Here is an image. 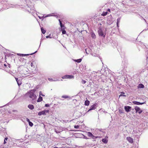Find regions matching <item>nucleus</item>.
Wrapping results in <instances>:
<instances>
[{
    "instance_id": "nucleus-1",
    "label": "nucleus",
    "mask_w": 148,
    "mask_h": 148,
    "mask_svg": "<svg viewBox=\"0 0 148 148\" xmlns=\"http://www.w3.org/2000/svg\"><path fill=\"white\" fill-rule=\"evenodd\" d=\"M35 91L32 90L27 92L26 94V96L27 97H29L32 100H34L36 98V96L34 94Z\"/></svg>"
},
{
    "instance_id": "nucleus-2",
    "label": "nucleus",
    "mask_w": 148,
    "mask_h": 148,
    "mask_svg": "<svg viewBox=\"0 0 148 148\" xmlns=\"http://www.w3.org/2000/svg\"><path fill=\"white\" fill-rule=\"evenodd\" d=\"M98 33L99 35L105 37V35L103 33L102 29V27H100L99 28V30H98Z\"/></svg>"
},
{
    "instance_id": "nucleus-3",
    "label": "nucleus",
    "mask_w": 148,
    "mask_h": 148,
    "mask_svg": "<svg viewBox=\"0 0 148 148\" xmlns=\"http://www.w3.org/2000/svg\"><path fill=\"white\" fill-rule=\"evenodd\" d=\"M134 108L136 111V113L138 112L139 114H140L143 112L142 110H141L140 108L137 106H135Z\"/></svg>"
},
{
    "instance_id": "nucleus-4",
    "label": "nucleus",
    "mask_w": 148,
    "mask_h": 148,
    "mask_svg": "<svg viewBox=\"0 0 148 148\" xmlns=\"http://www.w3.org/2000/svg\"><path fill=\"white\" fill-rule=\"evenodd\" d=\"M49 112V110H47L42 111L40 112H38V114L39 116H41L42 115H45L46 114V113H48Z\"/></svg>"
},
{
    "instance_id": "nucleus-5",
    "label": "nucleus",
    "mask_w": 148,
    "mask_h": 148,
    "mask_svg": "<svg viewBox=\"0 0 148 148\" xmlns=\"http://www.w3.org/2000/svg\"><path fill=\"white\" fill-rule=\"evenodd\" d=\"M97 107V104H95L91 106L90 108V109L88 111L91 110H93L95 109Z\"/></svg>"
},
{
    "instance_id": "nucleus-6",
    "label": "nucleus",
    "mask_w": 148,
    "mask_h": 148,
    "mask_svg": "<svg viewBox=\"0 0 148 148\" xmlns=\"http://www.w3.org/2000/svg\"><path fill=\"white\" fill-rule=\"evenodd\" d=\"M126 139L131 143H133V139L130 137H127Z\"/></svg>"
},
{
    "instance_id": "nucleus-7",
    "label": "nucleus",
    "mask_w": 148,
    "mask_h": 148,
    "mask_svg": "<svg viewBox=\"0 0 148 148\" xmlns=\"http://www.w3.org/2000/svg\"><path fill=\"white\" fill-rule=\"evenodd\" d=\"M131 107L130 106H125L124 107V108L126 111L128 112H129L130 111V109L131 108Z\"/></svg>"
},
{
    "instance_id": "nucleus-8",
    "label": "nucleus",
    "mask_w": 148,
    "mask_h": 148,
    "mask_svg": "<svg viewBox=\"0 0 148 148\" xmlns=\"http://www.w3.org/2000/svg\"><path fill=\"white\" fill-rule=\"evenodd\" d=\"M37 52V51H35V52L33 53H31L30 54H17V55H19L20 56H28V55H33V54H34V53H36Z\"/></svg>"
},
{
    "instance_id": "nucleus-9",
    "label": "nucleus",
    "mask_w": 148,
    "mask_h": 148,
    "mask_svg": "<svg viewBox=\"0 0 148 148\" xmlns=\"http://www.w3.org/2000/svg\"><path fill=\"white\" fill-rule=\"evenodd\" d=\"M133 103L137 105H142L144 103H140L136 101H133Z\"/></svg>"
},
{
    "instance_id": "nucleus-10",
    "label": "nucleus",
    "mask_w": 148,
    "mask_h": 148,
    "mask_svg": "<svg viewBox=\"0 0 148 148\" xmlns=\"http://www.w3.org/2000/svg\"><path fill=\"white\" fill-rule=\"evenodd\" d=\"M65 78L72 79L74 78L73 76L72 75H66L64 76Z\"/></svg>"
},
{
    "instance_id": "nucleus-11",
    "label": "nucleus",
    "mask_w": 148,
    "mask_h": 148,
    "mask_svg": "<svg viewBox=\"0 0 148 148\" xmlns=\"http://www.w3.org/2000/svg\"><path fill=\"white\" fill-rule=\"evenodd\" d=\"M144 86L142 84H140L137 87L138 88H143Z\"/></svg>"
},
{
    "instance_id": "nucleus-12",
    "label": "nucleus",
    "mask_w": 148,
    "mask_h": 148,
    "mask_svg": "<svg viewBox=\"0 0 148 148\" xmlns=\"http://www.w3.org/2000/svg\"><path fill=\"white\" fill-rule=\"evenodd\" d=\"M28 107L31 110H33L34 108V106L32 104H30L28 105Z\"/></svg>"
},
{
    "instance_id": "nucleus-13",
    "label": "nucleus",
    "mask_w": 148,
    "mask_h": 148,
    "mask_svg": "<svg viewBox=\"0 0 148 148\" xmlns=\"http://www.w3.org/2000/svg\"><path fill=\"white\" fill-rule=\"evenodd\" d=\"M90 103V102L88 100H86L85 101V106H88L89 105Z\"/></svg>"
},
{
    "instance_id": "nucleus-14",
    "label": "nucleus",
    "mask_w": 148,
    "mask_h": 148,
    "mask_svg": "<svg viewBox=\"0 0 148 148\" xmlns=\"http://www.w3.org/2000/svg\"><path fill=\"white\" fill-rule=\"evenodd\" d=\"M87 135L89 137H90L92 138V136L93 134H92L90 132H87Z\"/></svg>"
},
{
    "instance_id": "nucleus-15",
    "label": "nucleus",
    "mask_w": 148,
    "mask_h": 148,
    "mask_svg": "<svg viewBox=\"0 0 148 148\" xmlns=\"http://www.w3.org/2000/svg\"><path fill=\"white\" fill-rule=\"evenodd\" d=\"M102 141L104 143L106 144L108 142V140L106 138H103L102 140Z\"/></svg>"
},
{
    "instance_id": "nucleus-16",
    "label": "nucleus",
    "mask_w": 148,
    "mask_h": 148,
    "mask_svg": "<svg viewBox=\"0 0 148 148\" xmlns=\"http://www.w3.org/2000/svg\"><path fill=\"white\" fill-rule=\"evenodd\" d=\"M42 97H41L40 96L39 98L37 100V101L38 102H40L42 101Z\"/></svg>"
},
{
    "instance_id": "nucleus-17",
    "label": "nucleus",
    "mask_w": 148,
    "mask_h": 148,
    "mask_svg": "<svg viewBox=\"0 0 148 148\" xmlns=\"http://www.w3.org/2000/svg\"><path fill=\"white\" fill-rule=\"evenodd\" d=\"M82 60V59H77V60H74V61L75 62H77L78 63H79L81 62Z\"/></svg>"
},
{
    "instance_id": "nucleus-18",
    "label": "nucleus",
    "mask_w": 148,
    "mask_h": 148,
    "mask_svg": "<svg viewBox=\"0 0 148 148\" xmlns=\"http://www.w3.org/2000/svg\"><path fill=\"white\" fill-rule=\"evenodd\" d=\"M41 30L43 34H45L46 32V31L45 30L43 27L41 28Z\"/></svg>"
},
{
    "instance_id": "nucleus-19",
    "label": "nucleus",
    "mask_w": 148,
    "mask_h": 148,
    "mask_svg": "<svg viewBox=\"0 0 148 148\" xmlns=\"http://www.w3.org/2000/svg\"><path fill=\"white\" fill-rule=\"evenodd\" d=\"M17 83L19 86L21 84V82L20 80H18L17 81Z\"/></svg>"
},
{
    "instance_id": "nucleus-20",
    "label": "nucleus",
    "mask_w": 148,
    "mask_h": 148,
    "mask_svg": "<svg viewBox=\"0 0 148 148\" xmlns=\"http://www.w3.org/2000/svg\"><path fill=\"white\" fill-rule=\"evenodd\" d=\"M91 37L92 38H96V36L94 33H92L91 34Z\"/></svg>"
},
{
    "instance_id": "nucleus-21",
    "label": "nucleus",
    "mask_w": 148,
    "mask_h": 148,
    "mask_svg": "<svg viewBox=\"0 0 148 148\" xmlns=\"http://www.w3.org/2000/svg\"><path fill=\"white\" fill-rule=\"evenodd\" d=\"M107 14V12H103V13L101 15L102 16H106Z\"/></svg>"
},
{
    "instance_id": "nucleus-22",
    "label": "nucleus",
    "mask_w": 148,
    "mask_h": 148,
    "mask_svg": "<svg viewBox=\"0 0 148 148\" xmlns=\"http://www.w3.org/2000/svg\"><path fill=\"white\" fill-rule=\"evenodd\" d=\"M8 139V138H5L3 143L4 144H5L6 143V141H7Z\"/></svg>"
},
{
    "instance_id": "nucleus-23",
    "label": "nucleus",
    "mask_w": 148,
    "mask_h": 148,
    "mask_svg": "<svg viewBox=\"0 0 148 148\" xmlns=\"http://www.w3.org/2000/svg\"><path fill=\"white\" fill-rule=\"evenodd\" d=\"M62 98L66 99V98H68L69 97L66 95H64V96H62Z\"/></svg>"
},
{
    "instance_id": "nucleus-24",
    "label": "nucleus",
    "mask_w": 148,
    "mask_h": 148,
    "mask_svg": "<svg viewBox=\"0 0 148 148\" xmlns=\"http://www.w3.org/2000/svg\"><path fill=\"white\" fill-rule=\"evenodd\" d=\"M121 18H118L117 19V24L119 23L120 21Z\"/></svg>"
},
{
    "instance_id": "nucleus-25",
    "label": "nucleus",
    "mask_w": 148,
    "mask_h": 148,
    "mask_svg": "<svg viewBox=\"0 0 148 148\" xmlns=\"http://www.w3.org/2000/svg\"><path fill=\"white\" fill-rule=\"evenodd\" d=\"M29 125L31 126H32L33 125V123L32 122L30 121H29Z\"/></svg>"
},
{
    "instance_id": "nucleus-26",
    "label": "nucleus",
    "mask_w": 148,
    "mask_h": 148,
    "mask_svg": "<svg viewBox=\"0 0 148 148\" xmlns=\"http://www.w3.org/2000/svg\"><path fill=\"white\" fill-rule=\"evenodd\" d=\"M62 34H65L66 33V31L64 30V29H62Z\"/></svg>"
},
{
    "instance_id": "nucleus-27",
    "label": "nucleus",
    "mask_w": 148,
    "mask_h": 148,
    "mask_svg": "<svg viewBox=\"0 0 148 148\" xmlns=\"http://www.w3.org/2000/svg\"><path fill=\"white\" fill-rule=\"evenodd\" d=\"M39 95H40H40H41V96H45V95H43L41 91H40L39 92Z\"/></svg>"
},
{
    "instance_id": "nucleus-28",
    "label": "nucleus",
    "mask_w": 148,
    "mask_h": 148,
    "mask_svg": "<svg viewBox=\"0 0 148 148\" xmlns=\"http://www.w3.org/2000/svg\"><path fill=\"white\" fill-rule=\"evenodd\" d=\"M98 137H97V136H94L92 135V136L91 138H92V139H95L97 138Z\"/></svg>"
},
{
    "instance_id": "nucleus-29",
    "label": "nucleus",
    "mask_w": 148,
    "mask_h": 148,
    "mask_svg": "<svg viewBox=\"0 0 148 148\" xmlns=\"http://www.w3.org/2000/svg\"><path fill=\"white\" fill-rule=\"evenodd\" d=\"M86 82L85 80H84L83 79H82V84H84L86 83Z\"/></svg>"
},
{
    "instance_id": "nucleus-30",
    "label": "nucleus",
    "mask_w": 148,
    "mask_h": 148,
    "mask_svg": "<svg viewBox=\"0 0 148 148\" xmlns=\"http://www.w3.org/2000/svg\"><path fill=\"white\" fill-rule=\"evenodd\" d=\"M79 127V125H75L74 126V128L75 129H78Z\"/></svg>"
},
{
    "instance_id": "nucleus-31",
    "label": "nucleus",
    "mask_w": 148,
    "mask_h": 148,
    "mask_svg": "<svg viewBox=\"0 0 148 148\" xmlns=\"http://www.w3.org/2000/svg\"><path fill=\"white\" fill-rule=\"evenodd\" d=\"M51 16V14H49L47 15V16H46L45 17H44V16H43V17L45 18V17H47L48 16Z\"/></svg>"
},
{
    "instance_id": "nucleus-32",
    "label": "nucleus",
    "mask_w": 148,
    "mask_h": 148,
    "mask_svg": "<svg viewBox=\"0 0 148 148\" xmlns=\"http://www.w3.org/2000/svg\"><path fill=\"white\" fill-rule=\"evenodd\" d=\"M50 36H51V35H49V36H46V38H51V37H50Z\"/></svg>"
},
{
    "instance_id": "nucleus-33",
    "label": "nucleus",
    "mask_w": 148,
    "mask_h": 148,
    "mask_svg": "<svg viewBox=\"0 0 148 148\" xmlns=\"http://www.w3.org/2000/svg\"><path fill=\"white\" fill-rule=\"evenodd\" d=\"M60 27H61L62 29H64V28H63V27H64V26L63 25H62L61 26H60Z\"/></svg>"
},
{
    "instance_id": "nucleus-34",
    "label": "nucleus",
    "mask_w": 148,
    "mask_h": 148,
    "mask_svg": "<svg viewBox=\"0 0 148 148\" xmlns=\"http://www.w3.org/2000/svg\"><path fill=\"white\" fill-rule=\"evenodd\" d=\"M119 97H121V96H123V97H126V95H122V94H121L119 96Z\"/></svg>"
},
{
    "instance_id": "nucleus-35",
    "label": "nucleus",
    "mask_w": 148,
    "mask_h": 148,
    "mask_svg": "<svg viewBox=\"0 0 148 148\" xmlns=\"http://www.w3.org/2000/svg\"><path fill=\"white\" fill-rule=\"evenodd\" d=\"M49 105L48 104H47L45 105V107H49Z\"/></svg>"
},
{
    "instance_id": "nucleus-36",
    "label": "nucleus",
    "mask_w": 148,
    "mask_h": 148,
    "mask_svg": "<svg viewBox=\"0 0 148 148\" xmlns=\"http://www.w3.org/2000/svg\"><path fill=\"white\" fill-rule=\"evenodd\" d=\"M48 79L49 80V81H53V79Z\"/></svg>"
},
{
    "instance_id": "nucleus-37",
    "label": "nucleus",
    "mask_w": 148,
    "mask_h": 148,
    "mask_svg": "<svg viewBox=\"0 0 148 148\" xmlns=\"http://www.w3.org/2000/svg\"><path fill=\"white\" fill-rule=\"evenodd\" d=\"M85 51H86V53L87 54H88V52H87V49H85Z\"/></svg>"
},
{
    "instance_id": "nucleus-38",
    "label": "nucleus",
    "mask_w": 148,
    "mask_h": 148,
    "mask_svg": "<svg viewBox=\"0 0 148 148\" xmlns=\"http://www.w3.org/2000/svg\"><path fill=\"white\" fill-rule=\"evenodd\" d=\"M31 66L32 67H33V62H32L31 63Z\"/></svg>"
},
{
    "instance_id": "nucleus-39",
    "label": "nucleus",
    "mask_w": 148,
    "mask_h": 148,
    "mask_svg": "<svg viewBox=\"0 0 148 148\" xmlns=\"http://www.w3.org/2000/svg\"><path fill=\"white\" fill-rule=\"evenodd\" d=\"M15 79H16V81H17V80H18V78H17L15 77Z\"/></svg>"
},
{
    "instance_id": "nucleus-40",
    "label": "nucleus",
    "mask_w": 148,
    "mask_h": 148,
    "mask_svg": "<svg viewBox=\"0 0 148 148\" xmlns=\"http://www.w3.org/2000/svg\"><path fill=\"white\" fill-rule=\"evenodd\" d=\"M13 112H17V110H13Z\"/></svg>"
},
{
    "instance_id": "nucleus-41",
    "label": "nucleus",
    "mask_w": 148,
    "mask_h": 148,
    "mask_svg": "<svg viewBox=\"0 0 148 148\" xmlns=\"http://www.w3.org/2000/svg\"><path fill=\"white\" fill-rule=\"evenodd\" d=\"M60 26H61L62 25V23L61 22H60Z\"/></svg>"
},
{
    "instance_id": "nucleus-42",
    "label": "nucleus",
    "mask_w": 148,
    "mask_h": 148,
    "mask_svg": "<svg viewBox=\"0 0 148 148\" xmlns=\"http://www.w3.org/2000/svg\"><path fill=\"white\" fill-rule=\"evenodd\" d=\"M117 26L118 27H119V23L117 24Z\"/></svg>"
},
{
    "instance_id": "nucleus-43",
    "label": "nucleus",
    "mask_w": 148,
    "mask_h": 148,
    "mask_svg": "<svg viewBox=\"0 0 148 148\" xmlns=\"http://www.w3.org/2000/svg\"><path fill=\"white\" fill-rule=\"evenodd\" d=\"M119 112H120V113H123V112H122V111H121L120 110Z\"/></svg>"
},
{
    "instance_id": "nucleus-44",
    "label": "nucleus",
    "mask_w": 148,
    "mask_h": 148,
    "mask_svg": "<svg viewBox=\"0 0 148 148\" xmlns=\"http://www.w3.org/2000/svg\"><path fill=\"white\" fill-rule=\"evenodd\" d=\"M55 132L57 133L59 132H58V131H55Z\"/></svg>"
},
{
    "instance_id": "nucleus-45",
    "label": "nucleus",
    "mask_w": 148,
    "mask_h": 148,
    "mask_svg": "<svg viewBox=\"0 0 148 148\" xmlns=\"http://www.w3.org/2000/svg\"><path fill=\"white\" fill-rule=\"evenodd\" d=\"M108 11L109 12H110V9H108Z\"/></svg>"
},
{
    "instance_id": "nucleus-46",
    "label": "nucleus",
    "mask_w": 148,
    "mask_h": 148,
    "mask_svg": "<svg viewBox=\"0 0 148 148\" xmlns=\"http://www.w3.org/2000/svg\"><path fill=\"white\" fill-rule=\"evenodd\" d=\"M59 21L60 23V22H61V21H60V19H59Z\"/></svg>"
},
{
    "instance_id": "nucleus-47",
    "label": "nucleus",
    "mask_w": 148,
    "mask_h": 148,
    "mask_svg": "<svg viewBox=\"0 0 148 148\" xmlns=\"http://www.w3.org/2000/svg\"><path fill=\"white\" fill-rule=\"evenodd\" d=\"M121 93H122V94H124V92H121Z\"/></svg>"
},
{
    "instance_id": "nucleus-48",
    "label": "nucleus",
    "mask_w": 148,
    "mask_h": 148,
    "mask_svg": "<svg viewBox=\"0 0 148 148\" xmlns=\"http://www.w3.org/2000/svg\"><path fill=\"white\" fill-rule=\"evenodd\" d=\"M79 116H80L79 115V116H77V117H79Z\"/></svg>"
},
{
    "instance_id": "nucleus-49",
    "label": "nucleus",
    "mask_w": 148,
    "mask_h": 148,
    "mask_svg": "<svg viewBox=\"0 0 148 148\" xmlns=\"http://www.w3.org/2000/svg\"><path fill=\"white\" fill-rule=\"evenodd\" d=\"M38 17H39V18L41 19V18H40V16H38Z\"/></svg>"
},
{
    "instance_id": "nucleus-50",
    "label": "nucleus",
    "mask_w": 148,
    "mask_h": 148,
    "mask_svg": "<svg viewBox=\"0 0 148 148\" xmlns=\"http://www.w3.org/2000/svg\"><path fill=\"white\" fill-rule=\"evenodd\" d=\"M27 119L28 120V121H29V119Z\"/></svg>"
},
{
    "instance_id": "nucleus-51",
    "label": "nucleus",
    "mask_w": 148,
    "mask_h": 148,
    "mask_svg": "<svg viewBox=\"0 0 148 148\" xmlns=\"http://www.w3.org/2000/svg\"><path fill=\"white\" fill-rule=\"evenodd\" d=\"M77 113H80L79 112H77Z\"/></svg>"
},
{
    "instance_id": "nucleus-52",
    "label": "nucleus",
    "mask_w": 148,
    "mask_h": 148,
    "mask_svg": "<svg viewBox=\"0 0 148 148\" xmlns=\"http://www.w3.org/2000/svg\"><path fill=\"white\" fill-rule=\"evenodd\" d=\"M99 131H101V130L100 129H99Z\"/></svg>"
}]
</instances>
